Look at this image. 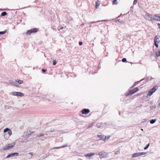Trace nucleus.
<instances>
[{"label": "nucleus", "mask_w": 160, "mask_h": 160, "mask_svg": "<svg viewBox=\"0 0 160 160\" xmlns=\"http://www.w3.org/2000/svg\"><path fill=\"white\" fill-rule=\"evenodd\" d=\"M19 153L18 152L12 153L9 154L7 157L6 158H9L11 157H13L14 156H19Z\"/></svg>", "instance_id": "0eeeda50"}, {"label": "nucleus", "mask_w": 160, "mask_h": 160, "mask_svg": "<svg viewBox=\"0 0 160 160\" xmlns=\"http://www.w3.org/2000/svg\"><path fill=\"white\" fill-rule=\"evenodd\" d=\"M122 62H127V59L126 58H124L122 60Z\"/></svg>", "instance_id": "2f4dec72"}, {"label": "nucleus", "mask_w": 160, "mask_h": 160, "mask_svg": "<svg viewBox=\"0 0 160 160\" xmlns=\"http://www.w3.org/2000/svg\"><path fill=\"white\" fill-rule=\"evenodd\" d=\"M79 45L81 46L82 44V42H79Z\"/></svg>", "instance_id": "ea45409f"}, {"label": "nucleus", "mask_w": 160, "mask_h": 160, "mask_svg": "<svg viewBox=\"0 0 160 160\" xmlns=\"http://www.w3.org/2000/svg\"><path fill=\"white\" fill-rule=\"evenodd\" d=\"M115 22L116 23L119 22V19H116L115 21Z\"/></svg>", "instance_id": "e433bc0d"}, {"label": "nucleus", "mask_w": 160, "mask_h": 160, "mask_svg": "<svg viewBox=\"0 0 160 160\" xmlns=\"http://www.w3.org/2000/svg\"><path fill=\"white\" fill-rule=\"evenodd\" d=\"M44 136V134L42 133H39L38 136V137H42Z\"/></svg>", "instance_id": "bb28decb"}, {"label": "nucleus", "mask_w": 160, "mask_h": 160, "mask_svg": "<svg viewBox=\"0 0 160 160\" xmlns=\"http://www.w3.org/2000/svg\"><path fill=\"white\" fill-rule=\"evenodd\" d=\"M97 137L98 138H100V140H102L104 141L106 140H108L109 138V137L107 138V137L103 135H98Z\"/></svg>", "instance_id": "20e7f679"}, {"label": "nucleus", "mask_w": 160, "mask_h": 160, "mask_svg": "<svg viewBox=\"0 0 160 160\" xmlns=\"http://www.w3.org/2000/svg\"><path fill=\"white\" fill-rule=\"evenodd\" d=\"M17 80H16V81L14 82H13V85L17 87H18V84L17 83Z\"/></svg>", "instance_id": "aec40b11"}, {"label": "nucleus", "mask_w": 160, "mask_h": 160, "mask_svg": "<svg viewBox=\"0 0 160 160\" xmlns=\"http://www.w3.org/2000/svg\"><path fill=\"white\" fill-rule=\"evenodd\" d=\"M46 139H47V137H44L41 138V140H42V141H44L45 140H46Z\"/></svg>", "instance_id": "c9c22d12"}, {"label": "nucleus", "mask_w": 160, "mask_h": 160, "mask_svg": "<svg viewBox=\"0 0 160 160\" xmlns=\"http://www.w3.org/2000/svg\"><path fill=\"white\" fill-rule=\"evenodd\" d=\"M47 70L46 69H42V71L43 72H46V71Z\"/></svg>", "instance_id": "58836bf2"}, {"label": "nucleus", "mask_w": 160, "mask_h": 160, "mask_svg": "<svg viewBox=\"0 0 160 160\" xmlns=\"http://www.w3.org/2000/svg\"><path fill=\"white\" fill-rule=\"evenodd\" d=\"M99 5V3L98 2H97L96 3V8H98Z\"/></svg>", "instance_id": "393cba45"}, {"label": "nucleus", "mask_w": 160, "mask_h": 160, "mask_svg": "<svg viewBox=\"0 0 160 160\" xmlns=\"http://www.w3.org/2000/svg\"><path fill=\"white\" fill-rule=\"evenodd\" d=\"M142 94V93H138L137 95V96L138 95H141Z\"/></svg>", "instance_id": "a19ab883"}, {"label": "nucleus", "mask_w": 160, "mask_h": 160, "mask_svg": "<svg viewBox=\"0 0 160 160\" xmlns=\"http://www.w3.org/2000/svg\"><path fill=\"white\" fill-rule=\"evenodd\" d=\"M97 125V127L98 128H100L101 127V124L100 123H98L96 125Z\"/></svg>", "instance_id": "c85d7f7f"}, {"label": "nucleus", "mask_w": 160, "mask_h": 160, "mask_svg": "<svg viewBox=\"0 0 160 160\" xmlns=\"http://www.w3.org/2000/svg\"><path fill=\"white\" fill-rule=\"evenodd\" d=\"M67 146H68V144H66L65 145H63L61 147H54L53 148V149H59V148H65Z\"/></svg>", "instance_id": "f8f14e48"}, {"label": "nucleus", "mask_w": 160, "mask_h": 160, "mask_svg": "<svg viewBox=\"0 0 160 160\" xmlns=\"http://www.w3.org/2000/svg\"><path fill=\"white\" fill-rule=\"evenodd\" d=\"M160 16H158L157 15L154 16L153 17H152V21L154 20L158 21H160Z\"/></svg>", "instance_id": "9d476101"}, {"label": "nucleus", "mask_w": 160, "mask_h": 160, "mask_svg": "<svg viewBox=\"0 0 160 160\" xmlns=\"http://www.w3.org/2000/svg\"><path fill=\"white\" fill-rule=\"evenodd\" d=\"M158 89L157 86H154L153 88L150 90L151 91H152L153 93L155 91Z\"/></svg>", "instance_id": "2eb2a0df"}, {"label": "nucleus", "mask_w": 160, "mask_h": 160, "mask_svg": "<svg viewBox=\"0 0 160 160\" xmlns=\"http://www.w3.org/2000/svg\"><path fill=\"white\" fill-rule=\"evenodd\" d=\"M153 92L152 91H151L150 90L148 92V93L147 95V98H148L150 97L153 94Z\"/></svg>", "instance_id": "dca6fc26"}, {"label": "nucleus", "mask_w": 160, "mask_h": 160, "mask_svg": "<svg viewBox=\"0 0 160 160\" xmlns=\"http://www.w3.org/2000/svg\"><path fill=\"white\" fill-rule=\"evenodd\" d=\"M15 143H12V144H8L7 145H6L5 147H4L3 149L4 150L9 149L13 147Z\"/></svg>", "instance_id": "423d86ee"}, {"label": "nucleus", "mask_w": 160, "mask_h": 160, "mask_svg": "<svg viewBox=\"0 0 160 160\" xmlns=\"http://www.w3.org/2000/svg\"><path fill=\"white\" fill-rule=\"evenodd\" d=\"M105 21V20H102V21H96V22H91V23H95V22H103V21Z\"/></svg>", "instance_id": "72a5a7b5"}, {"label": "nucleus", "mask_w": 160, "mask_h": 160, "mask_svg": "<svg viewBox=\"0 0 160 160\" xmlns=\"http://www.w3.org/2000/svg\"><path fill=\"white\" fill-rule=\"evenodd\" d=\"M158 43H159V42H158V41L154 42L155 45L157 48H158Z\"/></svg>", "instance_id": "5701e85b"}, {"label": "nucleus", "mask_w": 160, "mask_h": 160, "mask_svg": "<svg viewBox=\"0 0 160 160\" xmlns=\"http://www.w3.org/2000/svg\"><path fill=\"white\" fill-rule=\"evenodd\" d=\"M64 28L63 27H61L60 29H59L58 30H60V29H62L63 28Z\"/></svg>", "instance_id": "c03bdc74"}, {"label": "nucleus", "mask_w": 160, "mask_h": 160, "mask_svg": "<svg viewBox=\"0 0 160 160\" xmlns=\"http://www.w3.org/2000/svg\"><path fill=\"white\" fill-rule=\"evenodd\" d=\"M152 107L153 108H155L156 107L155 106H152Z\"/></svg>", "instance_id": "a18cd8bd"}, {"label": "nucleus", "mask_w": 160, "mask_h": 160, "mask_svg": "<svg viewBox=\"0 0 160 160\" xmlns=\"http://www.w3.org/2000/svg\"><path fill=\"white\" fill-rule=\"evenodd\" d=\"M57 63V62L56 61V60H53V65H55Z\"/></svg>", "instance_id": "473e14b6"}, {"label": "nucleus", "mask_w": 160, "mask_h": 160, "mask_svg": "<svg viewBox=\"0 0 160 160\" xmlns=\"http://www.w3.org/2000/svg\"><path fill=\"white\" fill-rule=\"evenodd\" d=\"M156 121V119H152L150 121V123L151 124H153L154 123H155Z\"/></svg>", "instance_id": "6ab92c4d"}, {"label": "nucleus", "mask_w": 160, "mask_h": 160, "mask_svg": "<svg viewBox=\"0 0 160 160\" xmlns=\"http://www.w3.org/2000/svg\"><path fill=\"white\" fill-rule=\"evenodd\" d=\"M139 90V89L138 88H136L131 90L126 95V96H128L129 95H131L135 93Z\"/></svg>", "instance_id": "f03ea898"}, {"label": "nucleus", "mask_w": 160, "mask_h": 160, "mask_svg": "<svg viewBox=\"0 0 160 160\" xmlns=\"http://www.w3.org/2000/svg\"><path fill=\"white\" fill-rule=\"evenodd\" d=\"M137 0H134L133 2V4L134 5L136 4L137 3Z\"/></svg>", "instance_id": "4c0bfd02"}, {"label": "nucleus", "mask_w": 160, "mask_h": 160, "mask_svg": "<svg viewBox=\"0 0 160 160\" xmlns=\"http://www.w3.org/2000/svg\"><path fill=\"white\" fill-rule=\"evenodd\" d=\"M98 155L100 156V157L101 158H104L105 156L103 155V154L101 153V152H100L98 153Z\"/></svg>", "instance_id": "f3484780"}, {"label": "nucleus", "mask_w": 160, "mask_h": 160, "mask_svg": "<svg viewBox=\"0 0 160 160\" xmlns=\"http://www.w3.org/2000/svg\"><path fill=\"white\" fill-rule=\"evenodd\" d=\"M156 55L157 56L159 57L160 56V50L156 52Z\"/></svg>", "instance_id": "4be33fe9"}, {"label": "nucleus", "mask_w": 160, "mask_h": 160, "mask_svg": "<svg viewBox=\"0 0 160 160\" xmlns=\"http://www.w3.org/2000/svg\"><path fill=\"white\" fill-rule=\"evenodd\" d=\"M140 156L139 152H136L132 154V157L133 158H135Z\"/></svg>", "instance_id": "ddd939ff"}, {"label": "nucleus", "mask_w": 160, "mask_h": 160, "mask_svg": "<svg viewBox=\"0 0 160 160\" xmlns=\"http://www.w3.org/2000/svg\"><path fill=\"white\" fill-rule=\"evenodd\" d=\"M119 153V152L118 151H117L116 153V154H118Z\"/></svg>", "instance_id": "79ce46f5"}, {"label": "nucleus", "mask_w": 160, "mask_h": 160, "mask_svg": "<svg viewBox=\"0 0 160 160\" xmlns=\"http://www.w3.org/2000/svg\"><path fill=\"white\" fill-rule=\"evenodd\" d=\"M26 156L27 157V158L29 159H30L32 157V152L29 153L27 154Z\"/></svg>", "instance_id": "4468645a"}, {"label": "nucleus", "mask_w": 160, "mask_h": 160, "mask_svg": "<svg viewBox=\"0 0 160 160\" xmlns=\"http://www.w3.org/2000/svg\"><path fill=\"white\" fill-rule=\"evenodd\" d=\"M6 31H4L0 32V34H4L6 33Z\"/></svg>", "instance_id": "cd10ccee"}, {"label": "nucleus", "mask_w": 160, "mask_h": 160, "mask_svg": "<svg viewBox=\"0 0 160 160\" xmlns=\"http://www.w3.org/2000/svg\"><path fill=\"white\" fill-rule=\"evenodd\" d=\"M95 154V153H88L85 155V156L86 157H90L93 156Z\"/></svg>", "instance_id": "9b49d317"}, {"label": "nucleus", "mask_w": 160, "mask_h": 160, "mask_svg": "<svg viewBox=\"0 0 160 160\" xmlns=\"http://www.w3.org/2000/svg\"><path fill=\"white\" fill-rule=\"evenodd\" d=\"M112 4L116 5L118 3L117 0H113V1H112Z\"/></svg>", "instance_id": "412c9836"}, {"label": "nucleus", "mask_w": 160, "mask_h": 160, "mask_svg": "<svg viewBox=\"0 0 160 160\" xmlns=\"http://www.w3.org/2000/svg\"><path fill=\"white\" fill-rule=\"evenodd\" d=\"M11 94L13 96H17L23 97L24 94L21 92H11Z\"/></svg>", "instance_id": "f257e3e1"}, {"label": "nucleus", "mask_w": 160, "mask_h": 160, "mask_svg": "<svg viewBox=\"0 0 160 160\" xmlns=\"http://www.w3.org/2000/svg\"><path fill=\"white\" fill-rule=\"evenodd\" d=\"M140 153V155H143L145 154L146 153L145 152H139Z\"/></svg>", "instance_id": "7c9ffc66"}, {"label": "nucleus", "mask_w": 160, "mask_h": 160, "mask_svg": "<svg viewBox=\"0 0 160 160\" xmlns=\"http://www.w3.org/2000/svg\"><path fill=\"white\" fill-rule=\"evenodd\" d=\"M158 39V36H155V38H154V41H158L157 40Z\"/></svg>", "instance_id": "c756f323"}, {"label": "nucleus", "mask_w": 160, "mask_h": 160, "mask_svg": "<svg viewBox=\"0 0 160 160\" xmlns=\"http://www.w3.org/2000/svg\"><path fill=\"white\" fill-rule=\"evenodd\" d=\"M38 30V28H34L30 29L27 31L26 34L27 35H30L31 33H36Z\"/></svg>", "instance_id": "39448f33"}, {"label": "nucleus", "mask_w": 160, "mask_h": 160, "mask_svg": "<svg viewBox=\"0 0 160 160\" xmlns=\"http://www.w3.org/2000/svg\"><path fill=\"white\" fill-rule=\"evenodd\" d=\"M17 81L18 82V83L20 84H21L23 82V81L22 80H17Z\"/></svg>", "instance_id": "b1692460"}, {"label": "nucleus", "mask_w": 160, "mask_h": 160, "mask_svg": "<svg viewBox=\"0 0 160 160\" xmlns=\"http://www.w3.org/2000/svg\"><path fill=\"white\" fill-rule=\"evenodd\" d=\"M7 15V13L6 12H2L1 14V16H6Z\"/></svg>", "instance_id": "a211bd4d"}, {"label": "nucleus", "mask_w": 160, "mask_h": 160, "mask_svg": "<svg viewBox=\"0 0 160 160\" xmlns=\"http://www.w3.org/2000/svg\"><path fill=\"white\" fill-rule=\"evenodd\" d=\"M90 110L88 109H83L81 111V112L82 114H88Z\"/></svg>", "instance_id": "1a4fd4ad"}, {"label": "nucleus", "mask_w": 160, "mask_h": 160, "mask_svg": "<svg viewBox=\"0 0 160 160\" xmlns=\"http://www.w3.org/2000/svg\"><path fill=\"white\" fill-rule=\"evenodd\" d=\"M4 133H6V132H7L8 134L9 135V136H11L12 134V131L11 130L9 129V128H7L5 129L4 130Z\"/></svg>", "instance_id": "6e6552de"}, {"label": "nucleus", "mask_w": 160, "mask_h": 160, "mask_svg": "<svg viewBox=\"0 0 160 160\" xmlns=\"http://www.w3.org/2000/svg\"><path fill=\"white\" fill-rule=\"evenodd\" d=\"M145 18L148 20L152 21V15L148 13H147L145 15Z\"/></svg>", "instance_id": "7ed1b4c3"}, {"label": "nucleus", "mask_w": 160, "mask_h": 160, "mask_svg": "<svg viewBox=\"0 0 160 160\" xmlns=\"http://www.w3.org/2000/svg\"><path fill=\"white\" fill-rule=\"evenodd\" d=\"M158 26H159V28H160V23H158Z\"/></svg>", "instance_id": "49530a36"}, {"label": "nucleus", "mask_w": 160, "mask_h": 160, "mask_svg": "<svg viewBox=\"0 0 160 160\" xmlns=\"http://www.w3.org/2000/svg\"><path fill=\"white\" fill-rule=\"evenodd\" d=\"M149 143H148V144H147L146 147L144 148V149L145 150L147 149L149 147Z\"/></svg>", "instance_id": "a878e982"}, {"label": "nucleus", "mask_w": 160, "mask_h": 160, "mask_svg": "<svg viewBox=\"0 0 160 160\" xmlns=\"http://www.w3.org/2000/svg\"><path fill=\"white\" fill-rule=\"evenodd\" d=\"M13 82L14 81L12 80H10L9 81V83L10 84H13Z\"/></svg>", "instance_id": "f704fd0d"}, {"label": "nucleus", "mask_w": 160, "mask_h": 160, "mask_svg": "<svg viewBox=\"0 0 160 160\" xmlns=\"http://www.w3.org/2000/svg\"><path fill=\"white\" fill-rule=\"evenodd\" d=\"M143 130V129H141V130H142V131Z\"/></svg>", "instance_id": "09e8293b"}, {"label": "nucleus", "mask_w": 160, "mask_h": 160, "mask_svg": "<svg viewBox=\"0 0 160 160\" xmlns=\"http://www.w3.org/2000/svg\"><path fill=\"white\" fill-rule=\"evenodd\" d=\"M158 107H159L160 108V102L159 103L158 105Z\"/></svg>", "instance_id": "37998d69"}, {"label": "nucleus", "mask_w": 160, "mask_h": 160, "mask_svg": "<svg viewBox=\"0 0 160 160\" xmlns=\"http://www.w3.org/2000/svg\"><path fill=\"white\" fill-rule=\"evenodd\" d=\"M119 114H120V112H119Z\"/></svg>", "instance_id": "de8ad7c7"}]
</instances>
